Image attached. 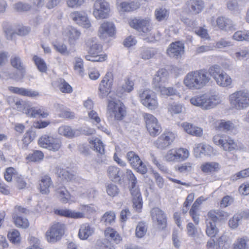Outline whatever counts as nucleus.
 <instances>
[{"label": "nucleus", "mask_w": 249, "mask_h": 249, "mask_svg": "<svg viewBox=\"0 0 249 249\" xmlns=\"http://www.w3.org/2000/svg\"><path fill=\"white\" fill-rule=\"evenodd\" d=\"M210 77L204 69L190 71L185 76L183 83L185 86L191 90L200 89L210 81Z\"/></svg>", "instance_id": "nucleus-1"}, {"label": "nucleus", "mask_w": 249, "mask_h": 249, "mask_svg": "<svg viewBox=\"0 0 249 249\" xmlns=\"http://www.w3.org/2000/svg\"><path fill=\"white\" fill-rule=\"evenodd\" d=\"M221 102V98L216 91L195 96L190 99V102L193 105L200 107L203 109L213 108Z\"/></svg>", "instance_id": "nucleus-2"}, {"label": "nucleus", "mask_w": 249, "mask_h": 249, "mask_svg": "<svg viewBox=\"0 0 249 249\" xmlns=\"http://www.w3.org/2000/svg\"><path fill=\"white\" fill-rule=\"evenodd\" d=\"M107 113L108 118L114 120L121 121L126 115V110L124 104L116 97L112 98L109 95L108 97Z\"/></svg>", "instance_id": "nucleus-3"}, {"label": "nucleus", "mask_w": 249, "mask_h": 249, "mask_svg": "<svg viewBox=\"0 0 249 249\" xmlns=\"http://www.w3.org/2000/svg\"><path fill=\"white\" fill-rule=\"evenodd\" d=\"M208 218L206 221V232L209 236L213 237L215 236L218 231L215 223L226 219L228 214L222 210H212L208 213Z\"/></svg>", "instance_id": "nucleus-4"}, {"label": "nucleus", "mask_w": 249, "mask_h": 249, "mask_svg": "<svg viewBox=\"0 0 249 249\" xmlns=\"http://www.w3.org/2000/svg\"><path fill=\"white\" fill-rule=\"evenodd\" d=\"M231 107L235 110H244L249 107V91L241 89L235 91L229 96Z\"/></svg>", "instance_id": "nucleus-5"}, {"label": "nucleus", "mask_w": 249, "mask_h": 249, "mask_svg": "<svg viewBox=\"0 0 249 249\" xmlns=\"http://www.w3.org/2000/svg\"><path fill=\"white\" fill-rule=\"evenodd\" d=\"M139 94L143 106L151 110L157 108L158 103L157 96L152 90L149 89H142L139 90Z\"/></svg>", "instance_id": "nucleus-6"}, {"label": "nucleus", "mask_w": 249, "mask_h": 249, "mask_svg": "<svg viewBox=\"0 0 249 249\" xmlns=\"http://www.w3.org/2000/svg\"><path fill=\"white\" fill-rule=\"evenodd\" d=\"M39 145L51 151H57L61 146V141L46 134L42 135L38 140Z\"/></svg>", "instance_id": "nucleus-7"}, {"label": "nucleus", "mask_w": 249, "mask_h": 249, "mask_svg": "<svg viewBox=\"0 0 249 249\" xmlns=\"http://www.w3.org/2000/svg\"><path fill=\"white\" fill-rule=\"evenodd\" d=\"M94 1L93 14L96 19L106 18L110 11L109 4L105 0H92Z\"/></svg>", "instance_id": "nucleus-8"}, {"label": "nucleus", "mask_w": 249, "mask_h": 249, "mask_svg": "<svg viewBox=\"0 0 249 249\" xmlns=\"http://www.w3.org/2000/svg\"><path fill=\"white\" fill-rule=\"evenodd\" d=\"M126 158L131 166L138 172L145 174L147 173L146 166L143 163L139 156L135 152L131 151L126 153Z\"/></svg>", "instance_id": "nucleus-9"}, {"label": "nucleus", "mask_w": 249, "mask_h": 249, "mask_svg": "<svg viewBox=\"0 0 249 249\" xmlns=\"http://www.w3.org/2000/svg\"><path fill=\"white\" fill-rule=\"evenodd\" d=\"M189 156V152L186 149H172L167 151L165 159L167 161L176 162L186 160Z\"/></svg>", "instance_id": "nucleus-10"}, {"label": "nucleus", "mask_w": 249, "mask_h": 249, "mask_svg": "<svg viewBox=\"0 0 249 249\" xmlns=\"http://www.w3.org/2000/svg\"><path fill=\"white\" fill-rule=\"evenodd\" d=\"M65 225L61 223H54L46 233L47 241L54 243L60 240L64 233Z\"/></svg>", "instance_id": "nucleus-11"}, {"label": "nucleus", "mask_w": 249, "mask_h": 249, "mask_svg": "<svg viewBox=\"0 0 249 249\" xmlns=\"http://www.w3.org/2000/svg\"><path fill=\"white\" fill-rule=\"evenodd\" d=\"M143 117L146 124V126L150 135L155 137L161 132V127L158 123L157 119L153 115L149 113H144Z\"/></svg>", "instance_id": "nucleus-12"}, {"label": "nucleus", "mask_w": 249, "mask_h": 249, "mask_svg": "<svg viewBox=\"0 0 249 249\" xmlns=\"http://www.w3.org/2000/svg\"><path fill=\"white\" fill-rule=\"evenodd\" d=\"M113 82V75L110 71H108L101 81L99 86V96L101 98L111 94V90Z\"/></svg>", "instance_id": "nucleus-13"}, {"label": "nucleus", "mask_w": 249, "mask_h": 249, "mask_svg": "<svg viewBox=\"0 0 249 249\" xmlns=\"http://www.w3.org/2000/svg\"><path fill=\"white\" fill-rule=\"evenodd\" d=\"M213 142L225 151H231L236 148L237 145L230 137L217 135L213 138Z\"/></svg>", "instance_id": "nucleus-14"}, {"label": "nucleus", "mask_w": 249, "mask_h": 249, "mask_svg": "<svg viewBox=\"0 0 249 249\" xmlns=\"http://www.w3.org/2000/svg\"><path fill=\"white\" fill-rule=\"evenodd\" d=\"M204 7V3L202 0H187L184 9L189 15H196L203 10Z\"/></svg>", "instance_id": "nucleus-15"}, {"label": "nucleus", "mask_w": 249, "mask_h": 249, "mask_svg": "<svg viewBox=\"0 0 249 249\" xmlns=\"http://www.w3.org/2000/svg\"><path fill=\"white\" fill-rule=\"evenodd\" d=\"M168 81V72L164 69H160L153 79V88L157 91L163 88Z\"/></svg>", "instance_id": "nucleus-16"}, {"label": "nucleus", "mask_w": 249, "mask_h": 249, "mask_svg": "<svg viewBox=\"0 0 249 249\" xmlns=\"http://www.w3.org/2000/svg\"><path fill=\"white\" fill-rule=\"evenodd\" d=\"M18 71H13L11 68H2L1 70V77L8 80L13 79L16 81L22 80L25 75V69L18 70Z\"/></svg>", "instance_id": "nucleus-17"}, {"label": "nucleus", "mask_w": 249, "mask_h": 249, "mask_svg": "<svg viewBox=\"0 0 249 249\" xmlns=\"http://www.w3.org/2000/svg\"><path fill=\"white\" fill-rule=\"evenodd\" d=\"M184 53V45L180 41L173 42L167 50L168 55L173 58H178Z\"/></svg>", "instance_id": "nucleus-18"}, {"label": "nucleus", "mask_w": 249, "mask_h": 249, "mask_svg": "<svg viewBox=\"0 0 249 249\" xmlns=\"http://www.w3.org/2000/svg\"><path fill=\"white\" fill-rule=\"evenodd\" d=\"M151 216L154 222H157L160 228L163 229L166 226V216L164 212L158 207L151 210Z\"/></svg>", "instance_id": "nucleus-19"}, {"label": "nucleus", "mask_w": 249, "mask_h": 249, "mask_svg": "<svg viewBox=\"0 0 249 249\" xmlns=\"http://www.w3.org/2000/svg\"><path fill=\"white\" fill-rule=\"evenodd\" d=\"M129 24L139 32L145 33L151 30L150 23L147 19L135 18L130 21Z\"/></svg>", "instance_id": "nucleus-20"}, {"label": "nucleus", "mask_w": 249, "mask_h": 249, "mask_svg": "<svg viewBox=\"0 0 249 249\" xmlns=\"http://www.w3.org/2000/svg\"><path fill=\"white\" fill-rule=\"evenodd\" d=\"M70 17L77 24L84 28H89L90 27V22L84 13L75 11L71 14Z\"/></svg>", "instance_id": "nucleus-21"}, {"label": "nucleus", "mask_w": 249, "mask_h": 249, "mask_svg": "<svg viewBox=\"0 0 249 249\" xmlns=\"http://www.w3.org/2000/svg\"><path fill=\"white\" fill-rule=\"evenodd\" d=\"M174 138V135L172 132L164 133L158 138L155 144L158 148L164 149L171 144Z\"/></svg>", "instance_id": "nucleus-22"}, {"label": "nucleus", "mask_w": 249, "mask_h": 249, "mask_svg": "<svg viewBox=\"0 0 249 249\" xmlns=\"http://www.w3.org/2000/svg\"><path fill=\"white\" fill-rule=\"evenodd\" d=\"M115 31L114 24L111 22L106 21L103 23L99 29V35L102 38L112 36Z\"/></svg>", "instance_id": "nucleus-23"}, {"label": "nucleus", "mask_w": 249, "mask_h": 249, "mask_svg": "<svg viewBox=\"0 0 249 249\" xmlns=\"http://www.w3.org/2000/svg\"><path fill=\"white\" fill-rule=\"evenodd\" d=\"M88 117L92 124L96 126L97 128L99 130H100L104 133L109 135V130H108L106 126L100 124L101 120L96 111L93 110H91L89 111Z\"/></svg>", "instance_id": "nucleus-24"}, {"label": "nucleus", "mask_w": 249, "mask_h": 249, "mask_svg": "<svg viewBox=\"0 0 249 249\" xmlns=\"http://www.w3.org/2000/svg\"><path fill=\"white\" fill-rule=\"evenodd\" d=\"M118 9L123 12H130L137 9L139 4L131 0H117Z\"/></svg>", "instance_id": "nucleus-25"}, {"label": "nucleus", "mask_w": 249, "mask_h": 249, "mask_svg": "<svg viewBox=\"0 0 249 249\" xmlns=\"http://www.w3.org/2000/svg\"><path fill=\"white\" fill-rule=\"evenodd\" d=\"M54 213L60 216L73 219H80L85 217V213L70 209H56Z\"/></svg>", "instance_id": "nucleus-26"}, {"label": "nucleus", "mask_w": 249, "mask_h": 249, "mask_svg": "<svg viewBox=\"0 0 249 249\" xmlns=\"http://www.w3.org/2000/svg\"><path fill=\"white\" fill-rule=\"evenodd\" d=\"M108 178L113 182L121 183L124 176V172L115 166H109L107 168Z\"/></svg>", "instance_id": "nucleus-27"}, {"label": "nucleus", "mask_w": 249, "mask_h": 249, "mask_svg": "<svg viewBox=\"0 0 249 249\" xmlns=\"http://www.w3.org/2000/svg\"><path fill=\"white\" fill-rule=\"evenodd\" d=\"M216 25L221 30L231 31L235 30L234 25L231 19L220 17L216 20Z\"/></svg>", "instance_id": "nucleus-28"}, {"label": "nucleus", "mask_w": 249, "mask_h": 249, "mask_svg": "<svg viewBox=\"0 0 249 249\" xmlns=\"http://www.w3.org/2000/svg\"><path fill=\"white\" fill-rule=\"evenodd\" d=\"M184 130L188 134L196 137H201L203 135V129L199 127L187 122L182 124Z\"/></svg>", "instance_id": "nucleus-29"}, {"label": "nucleus", "mask_w": 249, "mask_h": 249, "mask_svg": "<svg viewBox=\"0 0 249 249\" xmlns=\"http://www.w3.org/2000/svg\"><path fill=\"white\" fill-rule=\"evenodd\" d=\"M94 228L88 223L80 225L78 232V237L81 240H86L94 232Z\"/></svg>", "instance_id": "nucleus-30"}, {"label": "nucleus", "mask_w": 249, "mask_h": 249, "mask_svg": "<svg viewBox=\"0 0 249 249\" xmlns=\"http://www.w3.org/2000/svg\"><path fill=\"white\" fill-rule=\"evenodd\" d=\"M64 34L68 37L70 44H74L80 35V32L72 27H67L64 31Z\"/></svg>", "instance_id": "nucleus-31"}, {"label": "nucleus", "mask_w": 249, "mask_h": 249, "mask_svg": "<svg viewBox=\"0 0 249 249\" xmlns=\"http://www.w3.org/2000/svg\"><path fill=\"white\" fill-rule=\"evenodd\" d=\"M58 133L68 138H72L77 136L79 134L78 130H73L68 125H63L59 127L58 130Z\"/></svg>", "instance_id": "nucleus-32"}, {"label": "nucleus", "mask_w": 249, "mask_h": 249, "mask_svg": "<svg viewBox=\"0 0 249 249\" xmlns=\"http://www.w3.org/2000/svg\"><path fill=\"white\" fill-rule=\"evenodd\" d=\"M52 185L51 178L49 176L43 177L39 183L40 192L42 194H47L50 192V188Z\"/></svg>", "instance_id": "nucleus-33"}, {"label": "nucleus", "mask_w": 249, "mask_h": 249, "mask_svg": "<svg viewBox=\"0 0 249 249\" xmlns=\"http://www.w3.org/2000/svg\"><path fill=\"white\" fill-rule=\"evenodd\" d=\"M215 82L218 86L225 88L231 86L232 80L231 77L227 73L223 71L221 75L217 78Z\"/></svg>", "instance_id": "nucleus-34"}, {"label": "nucleus", "mask_w": 249, "mask_h": 249, "mask_svg": "<svg viewBox=\"0 0 249 249\" xmlns=\"http://www.w3.org/2000/svg\"><path fill=\"white\" fill-rule=\"evenodd\" d=\"M105 236L116 244H119L122 238L119 234L113 229L107 228L105 232Z\"/></svg>", "instance_id": "nucleus-35"}, {"label": "nucleus", "mask_w": 249, "mask_h": 249, "mask_svg": "<svg viewBox=\"0 0 249 249\" xmlns=\"http://www.w3.org/2000/svg\"><path fill=\"white\" fill-rule=\"evenodd\" d=\"M233 249H249V238L247 236L237 238L233 245Z\"/></svg>", "instance_id": "nucleus-36"}, {"label": "nucleus", "mask_w": 249, "mask_h": 249, "mask_svg": "<svg viewBox=\"0 0 249 249\" xmlns=\"http://www.w3.org/2000/svg\"><path fill=\"white\" fill-rule=\"evenodd\" d=\"M33 59L38 70L40 72L42 73L46 72L48 68L44 59L37 55H34Z\"/></svg>", "instance_id": "nucleus-37"}, {"label": "nucleus", "mask_w": 249, "mask_h": 249, "mask_svg": "<svg viewBox=\"0 0 249 249\" xmlns=\"http://www.w3.org/2000/svg\"><path fill=\"white\" fill-rule=\"evenodd\" d=\"M224 71L220 66L215 64L211 66L208 69V73L215 80L219 77L223 72Z\"/></svg>", "instance_id": "nucleus-38"}, {"label": "nucleus", "mask_w": 249, "mask_h": 249, "mask_svg": "<svg viewBox=\"0 0 249 249\" xmlns=\"http://www.w3.org/2000/svg\"><path fill=\"white\" fill-rule=\"evenodd\" d=\"M219 169V164L217 162H207L201 166V170L204 173H211L217 171Z\"/></svg>", "instance_id": "nucleus-39"}, {"label": "nucleus", "mask_w": 249, "mask_h": 249, "mask_svg": "<svg viewBox=\"0 0 249 249\" xmlns=\"http://www.w3.org/2000/svg\"><path fill=\"white\" fill-rule=\"evenodd\" d=\"M90 143L94 150L101 155L105 153V146L101 140L95 138L93 140L91 141Z\"/></svg>", "instance_id": "nucleus-40"}, {"label": "nucleus", "mask_w": 249, "mask_h": 249, "mask_svg": "<svg viewBox=\"0 0 249 249\" xmlns=\"http://www.w3.org/2000/svg\"><path fill=\"white\" fill-rule=\"evenodd\" d=\"M169 14V12L165 8H157L155 11V16L156 19L161 21L167 19Z\"/></svg>", "instance_id": "nucleus-41"}, {"label": "nucleus", "mask_w": 249, "mask_h": 249, "mask_svg": "<svg viewBox=\"0 0 249 249\" xmlns=\"http://www.w3.org/2000/svg\"><path fill=\"white\" fill-rule=\"evenodd\" d=\"M57 193L59 195L61 201L64 203H67L70 199V194L64 186H60L56 190Z\"/></svg>", "instance_id": "nucleus-42"}, {"label": "nucleus", "mask_w": 249, "mask_h": 249, "mask_svg": "<svg viewBox=\"0 0 249 249\" xmlns=\"http://www.w3.org/2000/svg\"><path fill=\"white\" fill-rule=\"evenodd\" d=\"M115 214L113 211L105 213L101 218V222L105 225H110L114 222Z\"/></svg>", "instance_id": "nucleus-43"}, {"label": "nucleus", "mask_w": 249, "mask_h": 249, "mask_svg": "<svg viewBox=\"0 0 249 249\" xmlns=\"http://www.w3.org/2000/svg\"><path fill=\"white\" fill-rule=\"evenodd\" d=\"M58 88L63 93H71L72 92L71 86L63 78L58 80Z\"/></svg>", "instance_id": "nucleus-44"}, {"label": "nucleus", "mask_w": 249, "mask_h": 249, "mask_svg": "<svg viewBox=\"0 0 249 249\" xmlns=\"http://www.w3.org/2000/svg\"><path fill=\"white\" fill-rule=\"evenodd\" d=\"M11 66L18 70L25 69V66L20 57L18 55L12 56L10 59Z\"/></svg>", "instance_id": "nucleus-45"}, {"label": "nucleus", "mask_w": 249, "mask_h": 249, "mask_svg": "<svg viewBox=\"0 0 249 249\" xmlns=\"http://www.w3.org/2000/svg\"><path fill=\"white\" fill-rule=\"evenodd\" d=\"M13 219L17 227L26 229L29 227V223L27 218L19 215H15Z\"/></svg>", "instance_id": "nucleus-46"}, {"label": "nucleus", "mask_w": 249, "mask_h": 249, "mask_svg": "<svg viewBox=\"0 0 249 249\" xmlns=\"http://www.w3.org/2000/svg\"><path fill=\"white\" fill-rule=\"evenodd\" d=\"M30 107V105L28 103L20 100H17L14 104V107H13L17 109L18 111H22L26 114L27 109H29Z\"/></svg>", "instance_id": "nucleus-47"}, {"label": "nucleus", "mask_w": 249, "mask_h": 249, "mask_svg": "<svg viewBox=\"0 0 249 249\" xmlns=\"http://www.w3.org/2000/svg\"><path fill=\"white\" fill-rule=\"evenodd\" d=\"M57 173L62 179L67 181H71L74 178V175L64 169L57 168Z\"/></svg>", "instance_id": "nucleus-48"}, {"label": "nucleus", "mask_w": 249, "mask_h": 249, "mask_svg": "<svg viewBox=\"0 0 249 249\" xmlns=\"http://www.w3.org/2000/svg\"><path fill=\"white\" fill-rule=\"evenodd\" d=\"M199 148L200 149V153L206 156H211L213 152V147L207 144H199L198 146L195 149V150L196 151V149Z\"/></svg>", "instance_id": "nucleus-49"}, {"label": "nucleus", "mask_w": 249, "mask_h": 249, "mask_svg": "<svg viewBox=\"0 0 249 249\" xmlns=\"http://www.w3.org/2000/svg\"><path fill=\"white\" fill-rule=\"evenodd\" d=\"M44 154L39 150H36L33 153L30 154L27 157L26 159L31 161L38 162L43 160Z\"/></svg>", "instance_id": "nucleus-50"}, {"label": "nucleus", "mask_w": 249, "mask_h": 249, "mask_svg": "<svg viewBox=\"0 0 249 249\" xmlns=\"http://www.w3.org/2000/svg\"><path fill=\"white\" fill-rule=\"evenodd\" d=\"M217 128L220 130L228 131L233 129L234 124L230 121L222 120L219 123Z\"/></svg>", "instance_id": "nucleus-51"}, {"label": "nucleus", "mask_w": 249, "mask_h": 249, "mask_svg": "<svg viewBox=\"0 0 249 249\" xmlns=\"http://www.w3.org/2000/svg\"><path fill=\"white\" fill-rule=\"evenodd\" d=\"M74 70L76 71L81 76H83L84 73L83 59L80 57H76L74 58Z\"/></svg>", "instance_id": "nucleus-52"}, {"label": "nucleus", "mask_w": 249, "mask_h": 249, "mask_svg": "<svg viewBox=\"0 0 249 249\" xmlns=\"http://www.w3.org/2000/svg\"><path fill=\"white\" fill-rule=\"evenodd\" d=\"M20 233L17 230H13L8 233V237L9 240L14 244L19 243L20 241Z\"/></svg>", "instance_id": "nucleus-53"}, {"label": "nucleus", "mask_w": 249, "mask_h": 249, "mask_svg": "<svg viewBox=\"0 0 249 249\" xmlns=\"http://www.w3.org/2000/svg\"><path fill=\"white\" fill-rule=\"evenodd\" d=\"M217 249H227L229 247V243L226 236H221L218 239L215 245Z\"/></svg>", "instance_id": "nucleus-54"}, {"label": "nucleus", "mask_w": 249, "mask_h": 249, "mask_svg": "<svg viewBox=\"0 0 249 249\" xmlns=\"http://www.w3.org/2000/svg\"><path fill=\"white\" fill-rule=\"evenodd\" d=\"M3 31L7 39L9 40L12 39L16 33L12 29L11 25L8 23H5L3 24Z\"/></svg>", "instance_id": "nucleus-55"}, {"label": "nucleus", "mask_w": 249, "mask_h": 249, "mask_svg": "<svg viewBox=\"0 0 249 249\" xmlns=\"http://www.w3.org/2000/svg\"><path fill=\"white\" fill-rule=\"evenodd\" d=\"M106 191L108 196L111 197H114L118 195L119 189L117 185L110 183L107 185Z\"/></svg>", "instance_id": "nucleus-56"}, {"label": "nucleus", "mask_w": 249, "mask_h": 249, "mask_svg": "<svg viewBox=\"0 0 249 249\" xmlns=\"http://www.w3.org/2000/svg\"><path fill=\"white\" fill-rule=\"evenodd\" d=\"M31 5L28 3L18 2L13 5L14 9L17 12H26L31 9Z\"/></svg>", "instance_id": "nucleus-57"}, {"label": "nucleus", "mask_w": 249, "mask_h": 249, "mask_svg": "<svg viewBox=\"0 0 249 249\" xmlns=\"http://www.w3.org/2000/svg\"><path fill=\"white\" fill-rule=\"evenodd\" d=\"M134 83L132 81L127 79L125 84H124L121 87V93L119 94L118 93L117 96L121 97V95L124 92H130L133 89Z\"/></svg>", "instance_id": "nucleus-58"}, {"label": "nucleus", "mask_w": 249, "mask_h": 249, "mask_svg": "<svg viewBox=\"0 0 249 249\" xmlns=\"http://www.w3.org/2000/svg\"><path fill=\"white\" fill-rule=\"evenodd\" d=\"M248 30L238 31L233 35L232 37L237 41H248Z\"/></svg>", "instance_id": "nucleus-59"}, {"label": "nucleus", "mask_w": 249, "mask_h": 249, "mask_svg": "<svg viewBox=\"0 0 249 249\" xmlns=\"http://www.w3.org/2000/svg\"><path fill=\"white\" fill-rule=\"evenodd\" d=\"M146 231L147 229L145 224L143 222H140L136 228V235L138 238H142L145 234Z\"/></svg>", "instance_id": "nucleus-60"}, {"label": "nucleus", "mask_w": 249, "mask_h": 249, "mask_svg": "<svg viewBox=\"0 0 249 249\" xmlns=\"http://www.w3.org/2000/svg\"><path fill=\"white\" fill-rule=\"evenodd\" d=\"M242 216L239 214H235L229 221V225L231 229H236L242 219Z\"/></svg>", "instance_id": "nucleus-61"}, {"label": "nucleus", "mask_w": 249, "mask_h": 249, "mask_svg": "<svg viewBox=\"0 0 249 249\" xmlns=\"http://www.w3.org/2000/svg\"><path fill=\"white\" fill-rule=\"evenodd\" d=\"M102 51V46L97 42H93L90 46L89 53L91 55H95L100 53Z\"/></svg>", "instance_id": "nucleus-62"}, {"label": "nucleus", "mask_w": 249, "mask_h": 249, "mask_svg": "<svg viewBox=\"0 0 249 249\" xmlns=\"http://www.w3.org/2000/svg\"><path fill=\"white\" fill-rule=\"evenodd\" d=\"M43 108V107H37L30 106V108L26 110V115L29 117L35 118L38 115L39 116Z\"/></svg>", "instance_id": "nucleus-63"}, {"label": "nucleus", "mask_w": 249, "mask_h": 249, "mask_svg": "<svg viewBox=\"0 0 249 249\" xmlns=\"http://www.w3.org/2000/svg\"><path fill=\"white\" fill-rule=\"evenodd\" d=\"M14 179L16 182L17 187L19 189H24L28 188V184L21 176H15Z\"/></svg>", "instance_id": "nucleus-64"}]
</instances>
